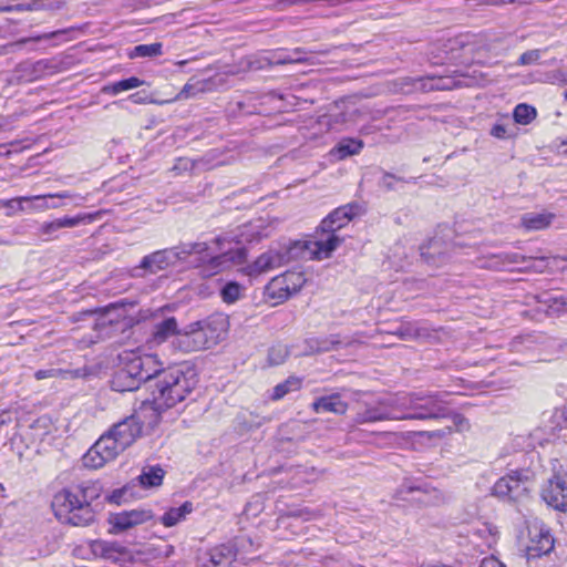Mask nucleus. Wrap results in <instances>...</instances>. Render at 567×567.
Masks as SVG:
<instances>
[{
	"label": "nucleus",
	"mask_w": 567,
	"mask_h": 567,
	"mask_svg": "<svg viewBox=\"0 0 567 567\" xmlns=\"http://www.w3.org/2000/svg\"><path fill=\"white\" fill-rule=\"evenodd\" d=\"M143 83L144 82L141 79H138L136 76H132V78L124 79L118 82L105 85L102 89V91L107 94L116 95L121 92L136 89V87L141 86Z\"/></svg>",
	"instance_id": "nucleus-25"
},
{
	"label": "nucleus",
	"mask_w": 567,
	"mask_h": 567,
	"mask_svg": "<svg viewBox=\"0 0 567 567\" xmlns=\"http://www.w3.org/2000/svg\"><path fill=\"white\" fill-rule=\"evenodd\" d=\"M439 248V240L436 238L429 243L427 251H422V256H434Z\"/></svg>",
	"instance_id": "nucleus-49"
},
{
	"label": "nucleus",
	"mask_w": 567,
	"mask_h": 567,
	"mask_svg": "<svg viewBox=\"0 0 567 567\" xmlns=\"http://www.w3.org/2000/svg\"><path fill=\"white\" fill-rule=\"evenodd\" d=\"M363 147V142L354 138H344L339 142L334 147L333 152L339 159H343L348 156L359 154Z\"/></svg>",
	"instance_id": "nucleus-23"
},
{
	"label": "nucleus",
	"mask_w": 567,
	"mask_h": 567,
	"mask_svg": "<svg viewBox=\"0 0 567 567\" xmlns=\"http://www.w3.org/2000/svg\"><path fill=\"white\" fill-rule=\"evenodd\" d=\"M189 244H190V246L188 248L193 251V255L202 256L212 249L210 246L204 241L189 243Z\"/></svg>",
	"instance_id": "nucleus-46"
},
{
	"label": "nucleus",
	"mask_w": 567,
	"mask_h": 567,
	"mask_svg": "<svg viewBox=\"0 0 567 567\" xmlns=\"http://www.w3.org/2000/svg\"><path fill=\"white\" fill-rule=\"evenodd\" d=\"M152 517V512L147 509H132L114 514L110 518V524L113 527L111 532L120 533L127 530L136 525L146 523Z\"/></svg>",
	"instance_id": "nucleus-15"
},
{
	"label": "nucleus",
	"mask_w": 567,
	"mask_h": 567,
	"mask_svg": "<svg viewBox=\"0 0 567 567\" xmlns=\"http://www.w3.org/2000/svg\"><path fill=\"white\" fill-rule=\"evenodd\" d=\"M460 85V81L455 80L451 76H431L426 79V83L423 84V87L427 90H436V91H444V90H452Z\"/></svg>",
	"instance_id": "nucleus-28"
},
{
	"label": "nucleus",
	"mask_w": 567,
	"mask_h": 567,
	"mask_svg": "<svg viewBox=\"0 0 567 567\" xmlns=\"http://www.w3.org/2000/svg\"><path fill=\"white\" fill-rule=\"evenodd\" d=\"M205 83L203 81L187 82L181 92L174 99L175 101L187 100L195 97L197 94L205 91Z\"/></svg>",
	"instance_id": "nucleus-36"
},
{
	"label": "nucleus",
	"mask_w": 567,
	"mask_h": 567,
	"mask_svg": "<svg viewBox=\"0 0 567 567\" xmlns=\"http://www.w3.org/2000/svg\"><path fill=\"white\" fill-rule=\"evenodd\" d=\"M226 326L220 317L193 322L174 338L173 347L185 353L209 349L224 338Z\"/></svg>",
	"instance_id": "nucleus-6"
},
{
	"label": "nucleus",
	"mask_w": 567,
	"mask_h": 567,
	"mask_svg": "<svg viewBox=\"0 0 567 567\" xmlns=\"http://www.w3.org/2000/svg\"><path fill=\"white\" fill-rule=\"evenodd\" d=\"M175 256L176 255L172 252L171 248L155 251L143 258L141 262V268L146 269L152 274H155L158 270H163L169 266L175 265Z\"/></svg>",
	"instance_id": "nucleus-18"
},
{
	"label": "nucleus",
	"mask_w": 567,
	"mask_h": 567,
	"mask_svg": "<svg viewBox=\"0 0 567 567\" xmlns=\"http://www.w3.org/2000/svg\"><path fill=\"white\" fill-rule=\"evenodd\" d=\"M505 259L508 264H519L526 260L524 256L516 252L505 255Z\"/></svg>",
	"instance_id": "nucleus-51"
},
{
	"label": "nucleus",
	"mask_w": 567,
	"mask_h": 567,
	"mask_svg": "<svg viewBox=\"0 0 567 567\" xmlns=\"http://www.w3.org/2000/svg\"><path fill=\"white\" fill-rule=\"evenodd\" d=\"M245 288L237 281H228L220 289L221 300L227 305H233L244 296Z\"/></svg>",
	"instance_id": "nucleus-24"
},
{
	"label": "nucleus",
	"mask_w": 567,
	"mask_h": 567,
	"mask_svg": "<svg viewBox=\"0 0 567 567\" xmlns=\"http://www.w3.org/2000/svg\"><path fill=\"white\" fill-rule=\"evenodd\" d=\"M311 409L316 413L344 414L348 410V403L341 399L339 393H332L316 399Z\"/></svg>",
	"instance_id": "nucleus-17"
},
{
	"label": "nucleus",
	"mask_w": 567,
	"mask_h": 567,
	"mask_svg": "<svg viewBox=\"0 0 567 567\" xmlns=\"http://www.w3.org/2000/svg\"><path fill=\"white\" fill-rule=\"evenodd\" d=\"M189 243L181 244L177 247L171 248L172 252L175 254V262L185 260L188 256L193 255V251L188 248Z\"/></svg>",
	"instance_id": "nucleus-43"
},
{
	"label": "nucleus",
	"mask_w": 567,
	"mask_h": 567,
	"mask_svg": "<svg viewBox=\"0 0 567 567\" xmlns=\"http://www.w3.org/2000/svg\"><path fill=\"white\" fill-rule=\"evenodd\" d=\"M555 416H557L559 419H563L564 417V411L563 410L555 411Z\"/></svg>",
	"instance_id": "nucleus-58"
},
{
	"label": "nucleus",
	"mask_w": 567,
	"mask_h": 567,
	"mask_svg": "<svg viewBox=\"0 0 567 567\" xmlns=\"http://www.w3.org/2000/svg\"><path fill=\"white\" fill-rule=\"evenodd\" d=\"M118 359L121 365L111 380V388L116 392L135 391L142 383L152 381L156 373V361L151 355L123 352Z\"/></svg>",
	"instance_id": "nucleus-5"
},
{
	"label": "nucleus",
	"mask_w": 567,
	"mask_h": 567,
	"mask_svg": "<svg viewBox=\"0 0 567 567\" xmlns=\"http://www.w3.org/2000/svg\"><path fill=\"white\" fill-rule=\"evenodd\" d=\"M9 421H10V415L8 413H2L0 415V429L2 427V425L8 423Z\"/></svg>",
	"instance_id": "nucleus-56"
},
{
	"label": "nucleus",
	"mask_w": 567,
	"mask_h": 567,
	"mask_svg": "<svg viewBox=\"0 0 567 567\" xmlns=\"http://www.w3.org/2000/svg\"><path fill=\"white\" fill-rule=\"evenodd\" d=\"M394 333L403 340L414 339L420 336L419 329L413 323L402 324Z\"/></svg>",
	"instance_id": "nucleus-40"
},
{
	"label": "nucleus",
	"mask_w": 567,
	"mask_h": 567,
	"mask_svg": "<svg viewBox=\"0 0 567 567\" xmlns=\"http://www.w3.org/2000/svg\"><path fill=\"white\" fill-rule=\"evenodd\" d=\"M404 489H406V493H411V494H414V493H422L424 495H421L419 497H413L412 499L413 501H419V502H422L424 504H432V503H435L436 501H439V492L436 489H426V488H422L421 486H412V485H409L402 489H400L398 492L399 495H402L404 493Z\"/></svg>",
	"instance_id": "nucleus-29"
},
{
	"label": "nucleus",
	"mask_w": 567,
	"mask_h": 567,
	"mask_svg": "<svg viewBox=\"0 0 567 567\" xmlns=\"http://www.w3.org/2000/svg\"><path fill=\"white\" fill-rule=\"evenodd\" d=\"M297 248L298 244H295L293 246L279 245L270 247L268 250L259 255L252 262L243 267L241 272L248 277L255 278L281 268L295 258L293 250Z\"/></svg>",
	"instance_id": "nucleus-9"
},
{
	"label": "nucleus",
	"mask_w": 567,
	"mask_h": 567,
	"mask_svg": "<svg viewBox=\"0 0 567 567\" xmlns=\"http://www.w3.org/2000/svg\"><path fill=\"white\" fill-rule=\"evenodd\" d=\"M452 432H453L452 426H445L441 430L420 431V432H416L415 434L420 435V436H425L429 440H441V439H444L445 436L450 435Z\"/></svg>",
	"instance_id": "nucleus-41"
},
{
	"label": "nucleus",
	"mask_w": 567,
	"mask_h": 567,
	"mask_svg": "<svg viewBox=\"0 0 567 567\" xmlns=\"http://www.w3.org/2000/svg\"><path fill=\"white\" fill-rule=\"evenodd\" d=\"M547 81L550 83H563L567 84V70L566 71H556L547 76Z\"/></svg>",
	"instance_id": "nucleus-47"
},
{
	"label": "nucleus",
	"mask_w": 567,
	"mask_h": 567,
	"mask_svg": "<svg viewBox=\"0 0 567 567\" xmlns=\"http://www.w3.org/2000/svg\"><path fill=\"white\" fill-rule=\"evenodd\" d=\"M224 554L221 551H215L212 554V563L214 565H220L221 564V558H223Z\"/></svg>",
	"instance_id": "nucleus-55"
},
{
	"label": "nucleus",
	"mask_w": 567,
	"mask_h": 567,
	"mask_svg": "<svg viewBox=\"0 0 567 567\" xmlns=\"http://www.w3.org/2000/svg\"><path fill=\"white\" fill-rule=\"evenodd\" d=\"M288 52H279L275 53L271 59L265 58L262 60H248V66L252 70L262 69L267 65H281V64H290Z\"/></svg>",
	"instance_id": "nucleus-31"
},
{
	"label": "nucleus",
	"mask_w": 567,
	"mask_h": 567,
	"mask_svg": "<svg viewBox=\"0 0 567 567\" xmlns=\"http://www.w3.org/2000/svg\"><path fill=\"white\" fill-rule=\"evenodd\" d=\"M97 496L94 486H76L56 493L52 508L56 518L73 526H86L94 520L91 501Z\"/></svg>",
	"instance_id": "nucleus-4"
},
{
	"label": "nucleus",
	"mask_w": 567,
	"mask_h": 567,
	"mask_svg": "<svg viewBox=\"0 0 567 567\" xmlns=\"http://www.w3.org/2000/svg\"><path fill=\"white\" fill-rule=\"evenodd\" d=\"M71 197H72V195L69 192H62V193L49 194V195L32 196V197H30L31 198L30 202H33L34 204L30 208L35 209V210H40V212L47 210L49 208H56L60 205H58V204L50 205L48 203V198H61V199H63V198H71Z\"/></svg>",
	"instance_id": "nucleus-26"
},
{
	"label": "nucleus",
	"mask_w": 567,
	"mask_h": 567,
	"mask_svg": "<svg viewBox=\"0 0 567 567\" xmlns=\"http://www.w3.org/2000/svg\"><path fill=\"white\" fill-rule=\"evenodd\" d=\"M301 386V380L299 378L290 377L282 383L277 384L274 388L271 395L272 400H280L288 393L299 390Z\"/></svg>",
	"instance_id": "nucleus-30"
},
{
	"label": "nucleus",
	"mask_w": 567,
	"mask_h": 567,
	"mask_svg": "<svg viewBox=\"0 0 567 567\" xmlns=\"http://www.w3.org/2000/svg\"><path fill=\"white\" fill-rule=\"evenodd\" d=\"M566 99H567V93H566Z\"/></svg>",
	"instance_id": "nucleus-63"
},
{
	"label": "nucleus",
	"mask_w": 567,
	"mask_h": 567,
	"mask_svg": "<svg viewBox=\"0 0 567 567\" xmlns=\"http://www.w3.org/2000/svg\"><path fill=\"white\" fill-rule=\"evenodd\" d=\"M235 239H237V236L230 237L228 235L219 236L214 239L213 243L216 245V249H214L215 255L210 256L208 259L198 258L197 267L203 277L209 278L246 262L247 249L245 247H225V244H231Z\"/></svg>",
	"instance_id": "nucleus-8"
},
{
	"label": "nucleus",
	"mask_w": 567,
	"mask_h": 567,
	"mask_svg": "<svg viewBox=\"0 0 567 567\" xmlns=\"http://www.w3.org/2000/svg\"><path fill=\"white\" fill-rule=\"evenodd\" d=\"M491 134L495 137L503 138L506 135V128L504 125L501 124L494 125L491 131Z\"/></svg>",
	"instance_id": "nucleus-52"
},
{
	"label": "nucleus",
	"mask_w": 567,
	"mask_h": 567,
	"mask_svg": "<svg viewBox=\"0 0 567 567\" xmlns=\"http://www.w3.org/2000/svg\"><path fill=\"white\" fill-rule=\"evenodd\" d=\"M306 278L302 272L286 271L280 276L274 277L265 288L266 296L275 300V303H282L291 296L298 293L303 285Z\"/></svg>",
	"instance_id": "nucleus-10"
},
{
	"label": "nucleus",
	"mask_w": 567,
	"mask_h": 567,
	"mask_svg": "<svg viewBox=\"0 0 567 567\" xmlns=\"http://www.w3.org/2000/svg\"><path fill=\"white\" fill-rule=\"evenodd\" d=\"M173 551V546H169V549H167V553Z\"/></svg>",
	"instance_id": "nucleus-60"
},
{
	"label": "nucleus",
	"mask_w": 567,
	"mask_h": 567,
	"mask_svg": "<svg viewBox=\"0 0 567 567\" xmlns=\"http://www.w3.org/2000/svg\"><path fill=\"white\" fill-rule=\"evenodd\" d=\"M488 3L492 6H505L509 3H518V4H526L527 0H488Z\"/></svg>",
	"instance_id": "nucleus-50"
},
{
	"label": "nucleus",
	"mask_w": 567,
	"mask_h": 567,
	"mask_svg": "<svg viewBox=\"0 0 567 567\" xmlns=\"http://www.w3.org/2000/svg\"><path fill=\"white\" fill-rule=\"evenodd\" d=\"M90 549L96 557H101L113 563L121 560L127 554V549L117 542H106L95 539L90 543Z\"/></svg>",
	"instance_id": "nucleus-16"
},
{
	"label": "nucleus",
	"mask_w": 567,
	"mask_h": 567,
	"mask_svg": "<svg viewBox=\"0 0 567 567\" xmlns=\"http://www.w3.org/2000/svg\"><path fill=\"white\" fill-rule=\"evenodd\" d=\"M162 54V43L155 42L151 44L136 45L130 53V58H152Z\"/></svg>",
	"instance_id": "nucleus-34"
},
{
	"label": "nucleus",
	"mask_w": 567,
	"mask_h": 567,
	"mask_svg": "<svg viewBox=\"0 0 567 567\" xmlns=\"http://www.w3.org/2000/svg\"><path fill=\"white\" fill-rule=\"evenodd\" d=\"M289 352L285 344L278 343L272 346L268 352V361L271 365H279L285 362Z\"/></svg>",
	"instance_id": "nucleus-37"
},
{
	"label": "nucleus",
	"mask_w": 567,
	"mask_h": 567,
	"mask_svg": "<svg viewBox=\"0 0 567 567\" xmlns=\"http://www.w3.org/2000/svg\"><path fill=\"white\" fill-rule=\"evenodd\" d=\"M27 41H28V39H22L21 43H25Z\"/></svg>",
	"instance_id": "nucleus-62"
},
{
	"label": "nucleus",
	"mask_w": 567,
	"mask_h": 567,
	"mask_svg": "<svg viewBox=\"0 0 567 567\" xmlns=\"http://www.w3.org/2000/svg\"><path fill=\"white\" fill-rule=\"evenodd\" d=\"M339 344H341V340L339 336H330L322 339H311L309 341L310 348L316 352H328L336 349Z\"/></svg>",
	"instance_id": "nucleus-33"
},
{
	"label": "nucleus",
	"mask_w": 567,
	"mask_h": 567,
	"mask_svg": "<svg viewBox=\"0 0 567 567\" xmlns=\"http://www.w3.org/2000/svg\"><path fill=\"white\" fill-rule=\"evenodd\" d=\"M173 551V546H169V549H167V553Z\"/></svg>",
	"instance_id": "nucleus-61"
},
{
	"label": "nucleus",
	"mask_w": 567,
	"mask_h": 567,
	"mask_svg": "<svg viewBox=\"0 0 567 567\" xmlns=\"http://www.w3.org/2000/svg\"><path fill=\"white\" fill-rule=\"evenodd\" d=\"M396 402L398 396L379 401L374 405H365L364 409L358 411L354 422L364 424L384 420H402Z\"/></svg>",
	"instance_id": "nucleus-12"
},
{
	"label": "nucleus",
	"mask_w": 567,
	"mask_h": 567,
	"mask_svg": "<svg viewBox=\"0 0 567 567\" xmlns=\"http://www.w3.org/2000/svg\"><path fill=\"white\" fill-rule=\"evenodd\" d=\"M362 212V206L357 203H350L336 208L321 221L318 238L305 245V255H309L310 259L317 260L329 258L343 241V239L336 234L337 230L341 229Z\"/></svg>",
	"instance_id": "nucleus-3"
},
{
	"label": "nucleus",
	"mask_w": 567,
	"mask_h": 567,
	"mask_svg": "<svg viewBox=\"0 0 567 567\" xmlns=\"http://www.w3.org/2000/svg\"><path fill=\"white\" fill-rule=\"evenodd\" d=\"M399 178H396L394 175L390 174V173H385L381 179V183L380 185L382 187H384L385 189L390 190V189H393V181H398Z\"/></svg>",
	"instance_id": "nucleus-48"
},
{
	"label": "nucleus",
	"mask_w": 567,
	"mask_h": 567,
	"mask_svg": "<svg viewBox=\"0 0 567 567\" xmlns=\"http://www.w3.org/2000/svg\"><path fill=\"white\" fill-rule=\"evenodd\" d=\"M289 59L287 61H290V63H309L310 58L307 55V52L301 49L297 48L290 52H288Z\"/></svg>",
	"instance_id": "nucleus-42"
},
{
	"label": "nucleus",
	"mask_w": 567,
	"mask_h": 567,
	"mask_svg": "<svg viewBox=\"0 0 567 567\" xmlns=\"http://www.w3.org/2000/svg\"><path fill=\"white\" fill-rule=\"evenodd\" d=\"M178 333H182V331L177 329L176 319L174 317H169L154 326L153 340L156 343H162L172 336H175L176 338Z\"/></svg>",
	"instance_id": "nucleus-21"
},
{
	"label": "nucleus",
	"mask_w": 567,
	"mask_h": 567,
	"mask_svg": "<svg viewBox=\"0 0 567 567\" xmlns=\"http://www.w3.org/2000/svg\"><path fill=\"white\" fill-rule=\"evenodd\" d=\"M545 51L546 50H542V49L528 50L520 54L516 64L522 65V66L537 64Z\"/></svg>",
	"instance_id": "nucleus-38"
},
{
	"label": "nucleus",
	"mask_w": 567,
	"mask_h": 567,
	"mask_svg": "<svg viewBox=\"0 0 567 567\" xmlns=\"http://www.w3.org/2000/svg\"><path fill=\"white\" fill-rule=\"evenodd\" d=\"M65 373H69V371H63L61 369H47L37 371L34 377L37 380H43L49 378L62 377Z\"/></svg>",
	"instance_id": "nucleus-44"
},
{
	"label": "nucleus",
	"mask_w": 567,
	"mask_h": 567,
	"mask_svg": "<svg viewBox=\"0 0 567 567\" xmlns=\"http://www.w3.org/2000/svg\"><path fill=\"white\" fill-rule=\"evenodd\" d=\"M528 537L526 554L529 559L547 555L554 549V537L544 525L534 524L529 526Z\"/></svg>",
	"instance_id": "nucleus-13"
},
{
	"label": "nucleus",
	"mask_w": 567,
	"mask_h": 567,
	"mask_svg": "<svg viewBox=\"0 0 567 567\" xmlns=\"http://www.w3.org/2000/svg\"><path fill=\"white\" fill-rule=\"evenodd\" d=\"M152 400L154 410L163 411L184 401L198 383L196 370L187 364L158 369L153 375Z\"/></svg>",
	"instance_id": "nucleus-2"
},
{
	"label": "nucleus",
	"mask_w": 567,
	"mask_h": 567,
	"mask_svg": "<svg viewBox=\"0 0 567 567\" xmlns=\"http://www.w3.org/2000/svg\"><path fill=\"white\" fill-rule=\"evenodd\" d=\"M443 394L413 392L398 396L402 420H436L450 416L449 403Z\"/></svg>",
	"instance_id": "nucleus-7"
},
{
	"label": "nucleus",
	"mask_w": 567,
	"mask_h": 567,
	"mask_svg": "<svg viewBox=\"0 0 567 567\" xmlns=\"http://www.w3.org/2000/svg\"><path fill=\"white\" fill-rule=\"evenodd\" d=\"M141 433L142 422L135 414L113 424L84 454L83 465L93 470L103 467L130 447Z\"/></svg>",
	"instance_id": "nucleus-1"
},
{
	"label": "nucleus",
	"mask_w": 567,
	"mask_h": 567,
	"mask_svg": "<svg viewBox=\"0 0 567 567\" xmlns=\"http://www.w3.org/2000/svg\"><path fill=\"white\" fill-rule=\"evenodd\" d=\"M542 498L550 507L567 511V474H555L543 487Z\"/></svg>",
	"instance_id": "nucleus-14"
},
{
	"label": "nucleus",
	"mask_w": 567,
	"mask_h": 567,
	"mask_svg": "<svg viewBox=\"0 0 567 567\" xmlns=\"http://www.w3.org/2000/svg\"><path fill=\"white\" fill-rule=\"evenodd\" d=\"M163 477L164 471L161 467H150L143 471L137 480L143 487H157L162 484Z\"/></svg>",
	"instance_id": "nucleus-27"
},
{
	"label": "nucleus",
	"mask_w": 567,
	"mask_h": 567,
	"mask_svg": "<svg viewBox=\"0 0 567 567\" xmlns=\"http://www.w3.org/2000/svg\"><path fill=\"white\" fill-rule=\"evenodd\" d=\"M20 10V9H28V10H31L32 7L31 6H22V4H19V6H16V7H0V12H11L13 10Z\"/></svg>",
	"instance_id": "nucleus-54"
},
{
	"label": "nucleus",
	"mask_w": 567,
	"mask_h": 567,
	"mask_svg": "<svg viewBox=\"0 0 567 567\" xmlns=\"http://www.w3.org/2000/svg\"><path fill=\"white\" fill-rule=\"evenodd\" d=\"M244 230L240 236L245 237L246 241L259 240L262 237H267V233H262L264 221L261 219H257L250 221L248 225H245Z\"/></svg>",
	"instance_id": "nucleus-35"
},
{
	"label": "nucleus",
	"mask_w": 567,
	"mask_h": 567,
	"mask_svg": "<svg viewBox=\"0 0 567 567\" xmlns=\"http://www.w3.org/2000/svg\"><path fill=\"white\" fill-rule=\"evenodd\" d=\"M530 488V472L528 470L513 471L501 477L493 486V495L517 501Z\"/></svg>",
	"instance_id": "nucleus-11"
},
{
	"label": "nucleus",
	"mask_w": 567,
	"mask_h": 567,
	"mask_svg": "<svg viewBox=\"0 0 567 567\" xmlns=\"http://www.w3.org/2000/svg\"><path fill=\"white\" fill-rule=\"evenodd\" d=\"M537 115L536 109L525 103L518 104L513 112V117L520 125L529 124Z\"/></svg>",
	"instance_id": "nucleus-32"
},
{
	"label": "nucleus",
	"mask_w": 567,
	"mask_h": 567,
	"mask_svg": "<svg viewBox=\"0 0 567 567\" xmlns=\"http://www.w3.org/2000/svg\"><path fill=\"white\" fill-rule=\"evenodd\" d=\"M6 147H7V145H4V144L0 145V156L1 155H6V156L10 155L11 152L9 150H7L4 153L2 152V150L6 148Z\"/></svg>",
	"instance_id": "nucleus-57"
},
{
	"label": "nucleus",
	"mask_w": 567,
	"mask_h": 567,
	"mask_svg": "<svg viewBox=\"0 0 567 567\" xmlns=\"http://www.w3.org/2000/svg\"><path fill=\"white\" fill-rule=\"evenodd\" d=\"M65 31L64 30H61V31H53V32H50V33H45L43 35H38L35 38H32L31 40L33 41H40L42 39H52V38H55L58 34H61V33H64Z\"/></svg>",
	"instance_id": "nucleus-53"
},
{
	"label": "nucleus",
	"mask_w": 567,
	"mask_h": 567,
	"mask_svg": "<svg viewBox=\"0 0 567 567\" xmlns=\"http://www.w3.org/2000/svg\"><path fill=\"white\" fill-rule=\"evenodd\" d=\"M193 512V504L185 502L179 507L169 508L161 518L162 524L165 527H173L179 522L184 520L188 514Z\"/></svg>",
	"instance_id": "nucleus-22"
},
{
	"label": "nucleus",
	"mask_w": 567,
	"mask_h": 567,
	"mask_svg": "<svg viewBox=\"0 0 567 567\" xmlns=\"http://www.w3.org/2000/svg\"><path fill=\"white\" fill-rule=\"evenodd\" d=\"M91 219H92V217L90 215H76L74 217H63V218H59V219H55V220H52L49 223H44L39 228V236L40 237L47 236V238H44V240H49L52 238V235L55 231H58L59 229L72 228L85 220H91Z\"/></svg>",
	"instance_id": "nucleus-19"
},
{
	"label": "nucleus",
	"mask_w": 567,
	"mask_h": 567,
	"mask_svg": "<svg viewBox=\"0 0 567 567\" xmlns=\"http://www.w3.org/2000/svg\"><path fill=\"white\" fill-rule=\"evenodd\" d=\"M454 44H458V41H456V40L451 41V49L454 48ZM460 44H462V42H460Z\"/></svg>",
	"instance_id": "nucleus-59"
},
{
	"label": "nucleus",
	"mask_w": 567,
	"mask_h": 567,
	"mask_svg": "<svg viewBox=\"0 0 567 567\" xmlns=\"http://www.w3.org/2000/svg\"><path fill=\"white\" fill-rule=\"evenodd\" d=\"M555 215L547 212L526 213L520 218V224L526 230H542L547 228L554 220Z\"/></svg>",
	"instance_id": "nucleus-20"
},
{
	"label": "nucleus",
	"mask_w": 567,
	"mask_h": 567,
	"mask_svg": "<svg viewBox=\"0 0 567 567\" xmlns=\"http://www.w3.org/2000/svg\"><path fill=\"white\" fill-rule=\"evenodd\" d=\"M31 198L30 197H17V198H12V199H7V200H0V207H6L9 209V212L7 213V215H12L14 212H22L24 210V206H23V203H27V202H30Z\"/></svg>",
	"instance_id": "nucleus-39"
},
{
	"label": "nucleus",
	"mask_w": 567,
	"mask_h": 567,
	"mask_svg": "<svg viewBox=\"0 0 567 567\" xmlns=\"http://www.w3.org/2000/svg\"><path fill=\"white\" fill-rule=\"evenodd\" d=\"M449 417L452 419L453 425H454L455 430L458 432L465 431L470 426L467 420L464 416H462L461 414L452 413L451 410H450Z\"/></svg>",
	"instance_id": "nucleus-45"
}]
</instances>
